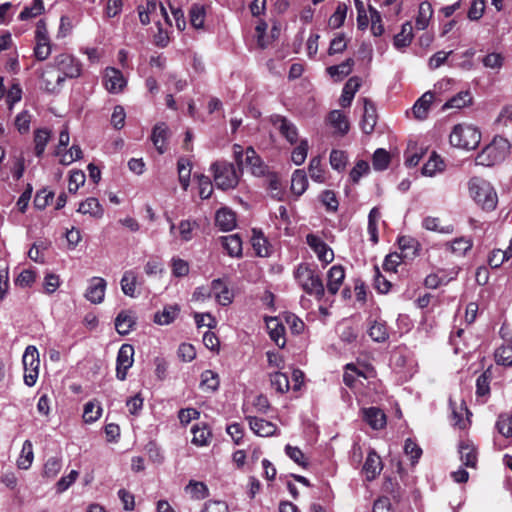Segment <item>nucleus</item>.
I'll return each instance as SVG.
<instances>
[{
	"mask_svg": "<svg viewBox=\"0 0 512 512\" xmlns=\"http://www.w3.org/2000/svg\"><path fill=\"white\" fill-rule=\"evenodd\" d=\"M345 279V270L342 265H333L327 272V292L336 295Z\"/></svg>",
	"mask_w": 512,
	"mask_h": 512,
	"instance_id": "2eb2a0df",
	"label": "nucleus"
},
{
	"mask_svg": "<svg viewBox=\"0 0 512 512\" xmlns=\"http://www.w3.org/2000/svg\"><path fill=\"white\" fill-rule=\"evenodd\" d=\"M24 383L28 387L35 385L39 374V353L35 346H28L23 354Z\"/></svg>",
	"mask_w": 512,
	"mask_h": 512,
	"instance_id": "423d86ee",
	"label": "nucleus"
},
{
	"mask_svg": "<svg viewBox=\"0 0 512 512\" xmlns=\"http://www.w3.org/2000/svg\"><path fill=\"white\" fill-rule=\"evenodd\" d=\"M193 434L192 443L197 446H206L212 436L210 429L203 424L202 426L194 425L191 429Z\"/></svg>",
	"mask_w": 512,
	"mask_h": 512,
	"instance_id": "a19ab883",
	"label": "nucleus"
},
{
	"mask_svg": "<svg viewBox=\"0 0 512 512\" xmlns=\"http://www.w3.org/2000/svg\"><path fill=\"white\" fill-rule=\"evenodd\" d=\"M270 381L272 387L279 393H285L289 390V379L288 376L282 372H275L270 375Z\"/></svg>",
	"mask_w": 512,
	"mask_h": 512,
	"instance_id": "6e6d98bb",
	"label": "nucleus"
},
{
	"mask_svg": "<svg viewBox=\"0 0 512 512\" xmlns=\"http://www.w3.org/2000/svg\"><path fill=\"white\" fill-rule=\"evenodd\" d=\"M51 131L47 128H40L34 131L35 155L40 158L44 154L45 148L50 141Z\"/></svg>",
	"mask_w": 512,
	"mask_h": 512,
	"instance_id": "7c9ffc66",
	"label": "nucleus"
},
{
	"mask_svg": "<svg viewBox=\"0 0 512 512\" xmlns=\"http://www.w3.org/2000/svg\"><path fill=\"white\" fill-rule=\"evenodd\" d=\"M346 14L347 6L345 4H339L329 19L330 26L333 28H339L342 26L344 24Z\"/></svg>",
	"mask_w": 512,
	"mask_h": 512,
	"instance_id": "774afa93",
	"label": "nucleus"
},
{
	"mask_svg": "<svg viewBox=\"0 0 512 512\" xmlns=\"http://www.w3.org/2000/svg\"><path fill=\"white\" fill-rule=\"evenodd\" d=\"M444 169V162L435 152L431 154L429 160L422 167V174L425 176L432 177L437 172Z\"/></svg>",
	"mask_w": 512,
	"mask_h": 512,
	"instance_id": "79ce46f5",
	"label": "nucleus"
},
{
	"mask_svg": "<svg viewBox=\"0 0 512 512\" xmlns=\"http://www.w3.org/2000/svg\"><path fill=\"white\" fill-rule=\"evenodd\" d=\"M296 283L301 289L317 301H322L325 297V286L316 267L311 264L302 262L296 266L293 271Z\"/></svg>",
	"mask_w": 512,
	"mask_h": 512,
	"instance_id": "f257e3e1",
	"label": "nucleus"
},
{
	"mask_svg": "<svg viewBox=\"0 0 512 512\" xmlns=\"http://www.w3.org/2000/svg\"><path fill=\"white\" fill-rule=\"evenodd\" d=\"M364 113L361 121V129L365 134H371L377 123V113L374 103L364 98Z\"/></svg>",
	"mask_w": 512,
	"mask_h": 512,
	"instance_id": "f3484780",
	"label": "nucleus"
},
{
	"mask_svg": "<svg viewBox=\"0 0 512 512\" xmlns=\"http://www.w3.org/2000/svg\"><path fill=\"white\" fill-rule=\"evenodd\" d=\"M472 101V97L469 91H461L451 99H449L443 106L444 109L449 108H463L470 104Z\"/></svg>",
	"mask_w": 512,
	"mask_h": 512,
	"instance_id": "c03bdc74",
	"label": "nucleus"
},
{
	"mask_svg": "<svg viewBox=\"0 0 512 512\" xmlns=\"http://www.w3.org/2000/svg\"><path fill=\"white\" fill-rule=\"evenodd\" d=\"M309 175L312 180L322 183L325 180L324 170L321 166L320 157H313L309 163Z\"/></svg>",
	"mask_w": 512,
	"mask_h": 512,
	"instance_id": "13d9d810",
	"label": "nucleus"
},
{
	"mask_svg": "<svg viewBox=\"0 0 512 512\" xmlns=\"http://www.w3.org/2000/svg\"><path fill=\"white\" fill-rule=\"evenodd\" d=\"M496 428L504 437H512V415H500L496 422Z\"/></svg>",
	"mask_w": 512,
	"mask_h": 512,
	"instance_id": "680f3d73",
	"label": "nucleus"
},
{
	"mask_svg": "<svg viewBox=\"0 0 512 512\" xmlns=\"http://www.w3.org/2000/svg\"><path fill=\"white\" fill-rule=\"evenodd\" d=\"M469 193L482 209L491 211L496 208L498 197L493 186L486 180L473 177L469 181Z\"/></svg>",
	"mask_w": 512,
	"mask_h": 512,
	"instance_id": "f03ea898",
	"label": "nucleus"
},
{
	"mask_svg": "<svg viewBox=\"0 0 512 512\" xmlns=\"http://www.w3.org/2000/svg\"><path fill=\"white\" fill-rule=\"evenodd\" d=\"M169 137V128L166 123L160 122L157 123L153 129L151 134V141L155 146L156 150L159 154H163L166 152L167 147L166 143Z\"/></svg>",
	"mask_w": 512,
	"mask_h": 512,
	"instance_id": "6ab92c4d",
	"label": "nucleus"
},
{
	"mask_svg": "<svg viewBox=\"0 0 512 512\" xmlns=\"http://www.w3.org/2000/svg\"><path fill=\"white\" fill-rule=\"evenodd\" d=\"M120 285L122 292L126 296H129L131 298H135L138 296V293L136 292L137 275L134 271H125L121 278Z\"/></svg>",
	"mask_w": 512,
	"mask_h": 512,
	"instance_id": "c85d7f7f",
	"label": "nucleus"
},
{
	"mask_svg": "<svg viewBox=\"0 0 512 512\" xmlns=\"http://www.w3.org/2000/svg\"><path fill=\"white\" fill-rule=\"evenodd\" d=\"M482 64L486 68L500 70L504 64V56L501 53H489L483 57Z\"/></svg>",
	"mask_w": 512,
	"mask_h": 512,
	"instance_id": "bf43d9fd",
	"label": "nucleus"
},
{
	"mask_svg": "<svg viewBox=\"0 0 512 512\" xmlns=\"http://www.w3.org/2000/svg\"><path fill=\"white\" fill-rule=\"evenodd\" d=\"M382 470V461L375 451H370L363 465V471L368 481L374 480Z\"/></svg>",
	"mask_w": 512,
	"mask_h": 512,
	"instance_id": "5701e85b",
	"label": "nucleus"
},
{
	"mask_svg": "<svg viewBox=\"0 0 512 512\" xmlns=\"http://www.w3.org/2000/svg\"><path fill=\"white\" fill-rule=\"evenodd\" d=\"M363 420L374 430H380L386 425V415L378 407H368L362 409Z\"/></svg>",
	"mask_w": 512,
	"mask_h": 512,
	"instance_id": "dca6fc26",
	"label": "nucleus"
},
{
	"mask_svg": "<svg viewBox=\"0 0 512 512\" xmlns=\"http://www.w3.org/2000/svg\"><path fill=\"white\" fill-rule=\"evenodd\" d=\"M368 333L375 342H385L389 338L386 324L380 321H375L370 326Z\"/></svg>",
	"mask_w": 512,
	"mask_h": 512,
	"instance_id": "09e8293b",
	"label": "nucleus"
},
{
	"mask_svg": "<svg viewBox=\"0 0 512 512\" xmlns=\"http://www.w3.org/2000/svg\"><path fill=\"white\" fill-rule=\"evenodd\" d=\"M434 94L431 91L425 92L413 105V114L415 118L424 120L433 102Z\"/></svg>",
	"mask_w": 512,
	"mask_h": 512,
	"instance_id": "393cba45",
	"label": "nucleus"
},
{
	"mask_svg": "<svg viewBox=\"0 0 512 512\" xmlns=\"http://www.w3.org/2000/svg\"><path fill=\"white\" fill-rule=\"evenodd\" d=\"M77 211L82 214H89L95 218L102 217L104 212L102 205L94 197L87 198L84 202L80 203Z\"/></svg>",
	"mask_w": 512,
	"mask_h": 512,
	"instance_id": "2f4dec72",
	"label": "nucleus"
},
{
	"mask_svg": "<svg viewBox=\"0 0 512 512\" xmlns=\"http://www.w3.org/2000/svg\"><path fill=\"white\" fill-rule=\"evenodd\" d=\"M308 187V179L306 173L303 169H297L293 172L291 178V190L292 192L300 196L302 195Z\"/></svg>",
	"mask_w": 512,
	"mask_h": 512,
	"instance_id": "f704fd0d",
	"label": "nucleus"
},
{
	"mask_svg": "<svg viewBox=\"0 0 512 512\" xmlns=\"http://www.w3.org/2000/svg\"><path fill=\"white\" fill-rule=\"evenodd\" d=\"M210 170L218 189L223 191L236 188L239 183L241 172H238L232 163L227 161H215L211 164Z\"/></svg>",
	"mask_w": 512,
	"mask_h": 512,
	"instance_id": "39448f33",
	"label": "nucleus"
},
{
	"mask_svg": "<svg viewBox=\"0 0 512 512\" xmlns=\"http://www.w3.org/2000/svg\"><path fill=\"white\" fill-rule=\"evenodd\" d=\"M309 144L306 139L300 141L299 145L296 146L291 154V160L295 165H301L307 158Z\"/></svg>",
	"mask_w": 512,
	"mask_h": 512,
	"instance_id": "4d7b16f0",
	"label": "nucleus"
},
{
	"mask_svg": "<svg viewBox=\"0 0 512 512\" xmlns=\"http://www.w3.org/2000/svg\"><path fill=\"white\" fill-rule=\"evenodd\" d=\"M185 492L194 500H203L209 496V489L204 482L190 480L185 487Z\"/></svg>",
	"mask_w": 512,
	"mask_h": 512,
	"instance_id": "473e14b6",
	"label": "nucleus"
},
{
	"mask_svg": "<svg viewBox=\"0 0 512 512\" xmlns=\"http://www.w3.org/2000/svg\"><path fill=\"white\" fill-rule=\"evenodd\" d=\"M445 245L453 254L464 256L472 248L473 242L470 238L459 237Z\"/></svg>",
	"mask_w": 512,
	"mask_h": 512,
	"instance_id": "e433bc0d",
	"label": "nucleus"
},
{
	"mask_svg": "<svg viewBox=\"0 0 512 512\" xmlns=\"http://www.w3.org/2000/svg\"><path fill=\"white\" fill-rule=\"evenodd\" d=\"M413 39V27L411 22H405L401 26V31L394 36L393 44L397 49H403L409 46Z\"/></svg>",
	"mask_w": 512,
	"mask_h": 512,
	"instance_id": "c756f323",
	"label": "nucleus"
},
{
	"mask_svg": "<svg viewBox=\"0 0 512 512\" xmlns=\"http://www.w3.org/2000/svg\"><path fill=\"white\" fill-rule=\"evenodd\" d=\"M306 243L316 254L317 259L325 265L334 260V252L324 240L316 234L309 233L306 235Z\"/></svg>",
	"mask_w": 512,
	"mask_h": 512,
	"instance_id": "6e6552de",
	"label": "nucleus"
},
{
	"mask_svg": "<svg viewBox=\"0 0 512 512\" xmlns=\"http://www.w3.org/2000/svg\"><path fill=\"white\" fill-rule=\"evenodd\" d=\"M179 181L184 190H186L190 183L191 176V163L188 159L180 158L177 163Z\"/></svg>",
	"mask_w": 512,
	"mask_h": 512,
	"instance_id": "a18cd8bd",
	"label": "nucleus"
},
{
	"mask_svg": "<svg viewBox=\"0 0 512 512\" xmlns=\"http://www.w3.org/2000/svg\"><path fill=\"white\" fill-rule=\"evenodd\" d=\"M200 386L203 389H208L212 392L216 391L219 387V376L212 370H205L201 374Z\"/></svg>",
	"mask_w": 512,
	"mask_h": 512,
	"instance_id": "8fccbe9b",
	"label": "nucleus"
},
{
	"mask_svg": "<svg viewBox=\"0 0 512 512\" xmlns=\"http://www.w3.org/2000/svg\"><path fill=\"white\" fill-rule=\"evenodd\" d=\"M265 322H266V326L268 329L270 339L279 348H284L286 345L284 325L281 322H279V320L276 317H266Z\"/></svg>",
	"mask_w": 512,
	"mask_h": 512,
	"instance_id": "4468645a",
	"label": "nucleus"
},
{
	"mask_svg": "<svg viewBox=\"0 0 512 512\" xmlns=\"http://www.w3.org/2000/svg\"><path fill=\"white\" fill-rule=\"evenodd\" d=\"M215 225L221 231H231L236 227V214L229 208L223 207L215 214Z\"/></svg>",
	"mask_w": 512,
	"mask_h": 512,
	"instance_id": "412c9836",
	"label": "nucleus"
},
{
	"mask_svg": "<svg viewBox=\"0 0 512 512\" xmlns=\"http://www.w3.org/2000/svg\"><path fill=\"white\" fill-rule=\"evenodd\" d=\"M454 276L446 277L443 273H437V274H430L428 275L425 280L424 284L427 288L430 289H436L441 285H446L449 283L452 279H454L457 275V272H453Z\"/></svg>",
	"mask_w": 512,
	"mask_h": 512,
	"instance_id": "864d4df0",
	"label": "nucleus"
},
{
	"mask_svg": "<svg viewBox=\"0 0 512 512\" xmlns=\"http://www.w3.org/2000/svg\"><path fill=\"white\" fill-rule=\"evenodd\" d=\"M34 459L33 444L30 440H25L21 453L17 459L19 469L27 470L32 465Z\"/></svg>",
	"mask_w": 512,
	"mask_h": 512,
	"instance_id": "c9c22d12",
	"label": "nucleus"
},
{
	"mask_svg": "<svg viewBox=\"0 0 512 512\" xmlns=\"http://www.w3.org/2000/svg\"><path fill=\"white\" fill-rule=\"evenodd\" d=\"M460 460L467 467H475L477 462V452L472 443L462 441L459 444Z\"/></svg>",
	"mask_w": 512,
	"mask_h": 512,
	"instance_id": "cd10ccee",
	"label": "nucleus"
},
{
	"mask_svg": "<svg viewBox=\"0 0 512 512\" xmlns=\"http://www.w3.org/2000/svg\"><path fill=\"white\" fill-rule=\"evenodd\" d=\"M490 394V376L487 372H483L476 380V395L479 397L488 396Z\"/></svg>",
	"mask_w": 512,
	"mask_h": 512,
	"instance_id": "338daca9",
	"label": "nucleus"
},
{
	"mask_svg": "<svg viewBox=\"0 0 512 512\" xmlns=\"http://www.w3.org/2000/svg\"><path fill=\"white\" fill-rule=\"evenodd\" d=\"M223 248L231 257L242 256V240L238 234H232L221 238Z\"/></svg>",
	"mask_w": 512,
	"mask_h": 512,
	"instance_id": "bb28decb",
	"label": "nucleus"
},
{
	"mask_svg": "<svg viewBox=\"0 0 512 512\" xmlns=\"http://www.w3.org/2000/svg\"><path fill=\"white\" fill-rule=\"evenodd\" d=\"M251 430L258 436L269 437L277 432V426L265 419L249 416L247 417Z\"/></svg>",
	"mask_w": 512,
	"mask_h": 512,
	"instance_id": "a211bd4d",
	"label": "nucleus"
},
{
	"mask_svg": "<svg viewBox=\"0 0 512 512\" xmlns=\"http://www.w3.org/2000/svg\"><path fill=\"white\" fill-rule=\"evenodd\" d=\"M320 201L330 212H336L339 206V202L335 193L331 190H325L320 195Z\"/></svg>",
	"mask_w": 512,
	"mask_h": 512,
	"instance_id": "69168bd1",
	"label": "nucleus"
},
{
	"mask_svg": "<svg viewBox=\"0 0 512 512\" xmlns=\"http://www.w3.org/2000/svg\"><path fill=\"white\" fill-rule=\"evenodd\" d=\"M44 12L43 0H32L29 5H26L20 12L18 18L21 21L33 19Z\"/></svg>",
	"mask_w": 512,
	"mask_h": 512,
	"instance_id": "4c0bfd02",
	"label": "nucleus"
},
{
	"mask_svg": "<svg viewBox=\"0 0 512 512\" xmlns=\"http://www.w3.org/2000/svg\"><path fill=\"white\" fill-rule=\"evenodd\" d=\"M329 122L342 134H346L349 130L348 120L346 116L339 110H333L330 112Z\"/></svg>",
	"mask_w": 512,
	"mask_h": 512,
	"instance_id": "de8ad7c7",
	"label": "nucleus"
},
{
	"mask_svg": "<svg viewBox=\"0 0 512 512\" xmlns=\"http://www.w3.org/2000/svg\"><path fill=\"white\" fill-rule=\"evenodd\" d=\"M439 218L427 216L422 221V227L429 231H436L442 234H451L454 231L453 225H447L440 227L439 226Z\"/></svg>",
	"mask_w": 512,
	"mask_h": 512,
	"instance_id": "49530a36",
	"label": "nucleus"
},
{
	"mask_svg": "<svg viewBox=\"0 0 512 512\" xmlns=\"http://www.w3.org/2000/svg\"><path fill=\"white\" fill-rule=\"evenodd\" d=\"M134 348L130 344H123L118 350L116 359V377L124 381L128 369L133 365Z\"/></svg>",
	"mask_w": 512,
	"mask_h": 512,
	"instance_id": "9d476101",
	"label": "nucleus"
},
{
	"mask_svg": "<svg viewBox=\"0 0 512 512\" xmlns=\"http://www.w3.org/2000/svg\"><path fill=\"white\" fill-rule=\"evenodd\" d=\"M102 408L90 401L84 405L83 419L86 423H93L101 416Z\"/></svg>",
	"mask_w": 512,
	"mask_h": 512,
	"instance_id": "052dcab7",
	"label": "nucleus"
},
{
	"mask_svg": "<svg viewBox=\"0 0 512 512\" xmlns=\"http://www.w3.org/2000/svg\"><path fill=\"white\" fill-rule=\"evenodd\" d=\"M390 163V155L389 153L382 148H378L372 158L373 168L377 171H383L388 168Z\"/></svg>",
	"mask_w": 512,
	"mask_h": 512,
	"instance_id": "603ef678",
	"label": "nucleus"
},
{
	"mask_svg": "<svg viewBox=\"0 0 512 512\" xmlns=\"http://www.w3.org/2000/svg\"><path fill=\"white\" fill-rule=\"evenodd\" d=\"M157 0H145V4L138 6L139 20L142 25H148L151 22V16L157 12Z\"/></svg>",
	"mask_w": 512,
	"mask_h": 512,
	"instance_id": "58836bf2",
	"label": "nucleus"
},
{
	"mask_svg": "<svg viewBox=\"0 0 512 512\" xmlns=\"http://www.w3.org/2000/svg\"><path fill=\"white\" fill-rule=\"evenodd\" d=\"M104 85L110 93H119L126 85L122 72L114 67H108L104 74Z\"/></svg>",
	"mask_w": 512,
	"mask_h": 512,
	"instance_id": "f8f14e48",
	"label": "nucleus"
},
{
	"mask_svg": "<svg viewBox=\"0 0 512 512\" xmlns=\"http://www.w3.org/2000/svg\"><path fill=\"white\" fill-rule=\"evenodd\" d=\"M180 308L178 305L165 306L162 312H157L154 316V322L159 325H168L178 316Z\"/></svg>",
	"mask_w": 512,
	"mask_h": 512,
	"instance_id": "72a5a7b5",
	"label": "nucleus"
},
{
	"mask_svg": "<svg viewBox=\"0 0 512 512\" xmlns=\"http://www.w3.org/2000/svg\"><path fill=\"white\" fill-rule=\"evenodd\" d=\"M31 115L27 110L20 112L15 118V127L20 134H26L30 130Z\"/></svg>",
	"mask_w": 512,
	"mask_h": 512,
	"instance_id": "0e129e2a",
	"label": "nucleus"
},
{
	"mask_svg": "<svg viewBox=\"0 0 512 512\" xmlns=\"http://www.w3.org/2000/svg\"><path fill=\"white\" fill-rule=\"evenodd\" d=\"M510 150V142L500 136L495 137L490 144H488L476 156V165L493 166L505 159Z\"/></svg>",
	"mask_w": 512,
	"mask_h": 512,
	"instance_id": "20e7f679",
	"label": "nucleus"
},
{
	"mask_svg": "<svg viewBox=\"0 0 512 512\" xmlns=\"http://www.w3.org/2000/svg\"><path fill=\"white\" fill-rule=\"evenodd\" d=\"M51 65L66 78H77L81 74L80 62L68 53H61L53 58Z\"/></svg>",
	"mask_w": 512,
	"mask_h": 512,
	"instance_id": "0eeeda50",
	"label": "nucleus"
},
{
	"mask_svg": "<svg viewBox=\"0 0 512 512\" xmlns=\"http://www.w3.org/2000/svg\"><path fill=\"white\" fill-rule=\"evenodd\" d=\"M361 86V79L357 76L351 77L344 85L342 95L340 97V105L348 107L351 105L352 100Z\"/></svg>",
	"mask_w": 512,
	"mask_h": 512,
	"instance_id": "b1692460",
	"label": "nucleus"
},
{
	"mask_svg": "<svg viewBox=\"0 0 512 512\" xmlns=\"http://www.w3.org/2000/svg\"><path fill=\"white\" fill-rule=\"evenodd\" d=\"M433 10L431 4L422 2L419 5L418 15L416 17L415 26L418 30H424L428 27L429 21L432 17Z\"/></svg>",
	"mask_w": 512,
	"mask_h": 512,
	"instance_id": "ea45409f",
	"label": "nucleus"
},
{
	"mask_svg": "<svg viewBox=\"0 0 512 512\" xmlns=\"http://www.w3.org/2000/svg\"><path fill=\"white\" fill-rule=\"evenodd\" d=\"M353 65L354 60L352 58H348L339 65H333L328 67L327 72L331 77H336L338 80H341L342 78L351 73Z\"/></svg>",
	"mask_w": 512,
	"mask_h": 512,
	"instance_id": "37998d69",
	"label": "nucleus"
},
{
	"mask_svg": "<svg viewBox=\"0 0 512 512\" xmlns=\"http://www.w3.org/2000/svg\"><path fill=\"white\" fill-rule=\"evenodd\" d=\"M205 15H206V12H205V8L203 5H200V4L192 5L190 12H189L191 25L196 29L202 28L204 26Z\"/></svg>",
	"mask_w": 512,
	"mask_h": 512,
	"instance_id": "3c124183",
	"label": "nucleus"
},
{
	"mask_svg": "<svg viewBox=\"0 0 512 512\" xmlns=\"http://www.w3.org/2000/svg\"><path fill=\"white\" fill-rule=\"evenodd\" d=\"M245 166L249 167L252 174L256 176L263 175L265 172V166L253 147H248L245 151Z\"/></svg>",
	"mask_w": 512,
	"mask_h": 512,
	"instance_id": "a878e982",
	"label": "nucleus"
},
{
	"mask_svg": "<svg viewBox=\"0 0 512 512\" xmlns=\"http://www.w3.org/2000/svg\"><path fill=\"white\" fill-rule=\"evenodd\" d=\"M212 295H214L216 301L222 305L227 306L233 301V294L229 290L227 284L221 279L217 278L212 280Z\"/></svg>",
	"mask_w": 512,
	"mask_h": 512,
	"instance_id": "aec40b11",
	"label": "nucleus"
},
{
	"mask_svg": "<svg viewBox=\"0 0 512 512\" xmlns=\"http://www.w3.org/2000/svg\"><path fill=\"white\" fill-rule=\"evenodd\" d=\"M480 141L481 132L478 128L466 123L455 125L449 135L450 144L464 150L476 149Z\"/></svg>",
	"mask_w": 512,
	"mask_h": 512,
	"instance_id": "7ed1b4c3",
	"label": "nucleus"
},
{
	"mask_svg": "<svg viewBox=\"0 0 512 512\" xmlns=\"http://www.w3.org/2000/svg\"><path fill=\"white\" fill-rule=\"evenodd\" d=\"M495 361L499 365H512V344L503 345L495 351Z\"/></svg>",
	"mask_w": 512,
	"mask_h": 512,
	"instance_id": "5fc2aeb1",
	"label": "nucleus"
},
{
	"mask_svg": "<svg viewBox=\"0 0 512 512\" xmlns=\"http://www.w3.org/2000/svg\"><path fill=\"white\" fill-rule=\"evenodd\" d=\"M63 83L64 76L59 74L57 70L51 65V63L47 64L40 76L41 88L49 93H57L59 92Z\"/></svg>",
	"mask_w": 512,
	"mask_h": 512,
	"instance_id": "1a4fd4ad",
	"label": "nucleus"
},
{
	"mask_svg": "<svg viewBox=\"0 0 512 512\" xmlns=\"http://www.w3.org/2000/svg\"><path fill=\"white\" fill-rule=\"evenodd\" d=\"M136 324V317L130 310L121 311L115 318V329L120 335L129 334Z\"/></svg>",
	"mask_w": 512,
	"mask_h": 512,
	"instance_id": "4be33fe9",
	"label": "nucleus"
},
{
	"mask_svg": "<svg viewBox=\"0 0 512 512\" xmlns=\"http://www.w3.org/2000/svg\"><path fill=\"white\" fill-rule=\"evenodd\" d=\"M270 122L290 144H295L297 142V127L285 116L279 114L271 115Z\"/></svg>",
	"mask_w": 512,
	"mask_h": 512,
	"instance_id": "9b49d317",
	"label": "nucleus"
},
{
	"mask_svg": "<svg viewBox=\"0 0 512 512\" xmlns=\"http://www.w3.org/2000/svg\"><path fill=\"white\" fill-rule=\"evenodd\" d=\"M197 227L196 221L182 220L178 227L181 240L184 242L190 241L193 238V230Z\"/></svg>",
	"mask_w": 512,
	"mask_h": 512,
	"instance_id": "e2e57ef3",
	"label": "nucleus"
},
{
	"mask_svg": "<svg viewBox=\"0 0 512 512\" xmlns=\"http://www.w3.org/2000/svg\"><path fill=\"white\" fill-rule=\"evenodd\" d=\"M106 281L101 277H92L85 293V298L94 304H100L104 300Z\"/></svg>",
	"mask_w": 512,
	"mask_h": 512,
	"instance_id": "ddd939ff",
	"label": "nucleus"
}]
</instances>
